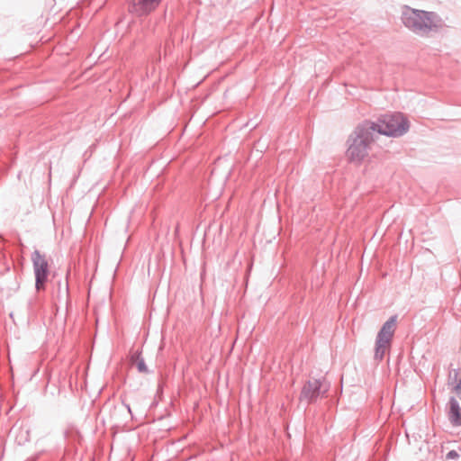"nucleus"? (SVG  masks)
Instances as JSON below:
<instances>
[{"mask_svg":"<svg viewBox=\"0 0 461 461\" xmlns=\"http://www.w3.org/2000/svg\"><path fill=\"white\" fill-rule=\"evenodd\" d=\"M402 22L406 28L421 36L430 32H437L443 27V21L438 14L409 6L402 11Z\"/></svg>","mask_w":461,"mask_h":461,"instance_id":"nucleus-1","label":"nucleus"},{"mask_svg":"<svg viewBox=\"0 0 461 461\" xmlns=\"http://www.w3.org/2000/svg\"><path fill=\"white\" fill-rule=\"evenodd\" d=\"M374 123L365 120L359 123L348 139L347 157L351 162L360 163L368 155V149L375 140Z\"/></svg>","mask_w":461,"mask_h":461,"instance_id":"nucleus-2","label":"nucleus"},{"mask_svg":"<svg viewBox=\"0 0 461 461\" xmlns=\"http://www.w3.org/2000/svg\"><path fill=\"white\" fill-rule=\"evenodd\" d=\"M373 123L375 134L393 138L403 136L410 128L409 120L402 113L382 114Z\"/></svg>","mask_w":461,"mask_h":461,"instance_id":"nucleus-3","label":"nucleus"},{"mask_svg":"<svg viewBox=\"0 0 461 461\" xmlns=\"http://www.w3.org/2000/svg\"><path fill=\"white\" fill-rule=\"evenodd\" d=\"M397 315L391 316L379 330L375 346V360L381 361L384 357L387 350L391 348L393 338L395 332Z\"/></svg>","mask_w":461,"mask_h":461,"instance_id":"nucleus-4","label":"nucleus"},{"mask_svg":"<svg viewBox=\"0 0 461 461\" xmlns=\"http://www.w3.org/2000/svg\"><path fill=\"white\" fill-rule=\"evenodd\" d=\"M325 379H309L303 384L300 393V401L308 404L315 402L321 395L324 396L329 390L330 384L324 387Z\"/></svg>","mask_w":461,"mask_h":461,"instance_id":"nucleus-5","label":"nucleus"},{"mask_svg":"<svg viewBox=\"0 0 461 461\" xmlns=\"http://www.w3.org/2000/svg\"><path fill=\"white\" fill-rule=\"evenodd\" d=\"M32 261L35 276V288L37 291L44 290L50 275L49 263L45 256L38 249L32 253Z\"/></svg>","mask_w":461,"mask_h":461,"instance_id":"nucleus-6","label":"nucleus"},{"mask_svg":"<svg viewBox=\"0 0 461 461\" xmlns=\"http://www.w3.org/2000/svg\"><path fill=\"white\" fill-rule=\"evenodd\" d=\"M162 0H131L129 5V12L137 15H148L155 11Z\"/></svg>","mask_w":461,"mask_h":461,"instance_id":"nucleus-7","label":"nucleus"},{"mask_svg":"<svg viewBox=\"0 0 461 461\" xmlns=\"http://www.w3.org/2000/svg\"><path fill=\"white\" fill-rule=\"evenodd\" d=\"M448 410H447V417L449 422L454 427L461 426V407L457 400L451 396L448 400Z\"/></svg>","mask_w":461,"mask_h":461,"instance_id":"nucleus-8","label":"nucleus"},{"mask_svg":"<svg viewBox=\"0 0 461 461\" xmlns=\"http://www.w3.org/2000/svg\"><path fill=\"white\" fill-rule=\"evenodd\" d=\"M131 361L136 365L138 372L144 373V374L149 373V370L145 363V360L141 357L140 350H137L131 355Z\"/></svg>","mask_w":461,"mask_h":461,"instance_id":"nucleus-9","label":"nucleus"},{"mask_svg":"<svg viewBox=\"0 0 461 461\" xmlns=\"http://www.w3.org/2000/svg\"><path fill=\"white\" fill-rule=\"evenodd\" d=\"M63 435L66 439L73 442L78 440L80 437L79 431L73 426L65 429Z\"/></svg>","mask_w":461,"mask_h":461,"instance_id":"nucleus-10","label":"nucleus"},{"mask_svg":"<svg viewBox=\"0 0 461 461\" xmlns=\"http://www.w3.org/2000/svg\"><path fill=\"white\" fill-rule=\"evenodd\" d=\"M458 375H459V370L458 369H455L453 371V373L450 372L449 373V376H448V381H449L448 384H452L453 386L455 384H456V383L460 380V379H458Z\"/></svg>","mask_w":461,"mask_h":461,"instance_id":"nucleus-11","label":"nucleus"},{"mask_svg":"<svg viewBox=\"0 0 461 461\" xmlns=\"http://www.w3.org/2000/svg\"><path fill=\"white\" fill-rule=\"evenodd\" d=\"M460 457L459 453L456 450H450L446 455L447 460H458Z\"/></svg>","mask_w":461,"mask_h":461,"instance_id":"nucleus-12","label":"nucleus"},{"mask_svg":"<svg viewBox=\"0 0 461 461\" xmlns=\"http://www.w3.org/2000/svg\"><path fill=\"white\" fill-rule=\"evenodd\" d=\"M70 271H67L66 275V284H65V290H66V297H67V305L68 304V294H69V286H68V276H69Z\"/></svg>","mask_w":461,"mask_h":461,"instance_id":"nucleus-13","label":"nucleus"},{"mask_svg":"<svg viewBox=\"0 0 461 461\" xmlns=\"http://www.w3.org/2000/svg\"><path fill=\"white\" fill-rule=\"evenodd\" d=\"M453 390L456 393L457 396L461 400V379L454 385Z\"/></svg>","mask_w":461,"mask_h":461,"instance_id":"nucleus-14","label":"nucleus"},{"mask_svg":"<svg viewBox=\"0 0 461 461\" xmlns=\"http://www.w3.org/2000/svg\"><path fill=\"white\" fill-rule=\"evenodd\" d=\"M122 403L123 404V406L127 409L128 412L132 416V411H131V408L130 406L129 403H126L124 402V400H122Z\"/></svg>","mask_w":461,"mask_h":461,"instance_id":"nucleus-15","label":"nucleus"},{"mask_svg":"<svg viewBox=\"0 0 461 461\" xmlns=\"http://www.w3.org/2000/svg\"><path fill=\"white\" fill-rule=\"evenodd\" d=\"M61 282H59V290L60 291Z\"/></svg>","mask_w":461,"mask_h":461,"instance_id":"nucleus-16","label":"nucleus"}]
</instances>
